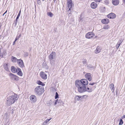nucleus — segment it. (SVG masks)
<instances>
[{
	"label": "nucleus",
	"instance_id": "nucleus-1",
	"mask_svg": "<svg viewBox=\"0 0 125 125\" xmlns=\"http://www.w3.org/2000/svg\"><path fill=\"white\" fill-rule=\"evenodd\" d=\"M86 79H85L76 80L75 85L79 92L82 93L86 91Z\"/></svg>",
	"mask_w": 125,
	"mask_h": 125
},
{
	"label": "nucleus",
	"instance_id": "nucleus-2",
	"mask_svg": "<svg viewBox=\"0 0 125 125\" xmlns=\"http://www.w3.org/2000/svg\"><path fill=\"white\" fill-rule=\"evenodd\" d=\"M18 97L16 94L13 95L8 97L6 101V103L9 106L14 103L18 99Z\"/></svg>",
	"mask_w": 125,
	"mask_h": 125
},
{
	"label": "nucleus",
	"instance_id": "nucleus-3",
	"mask_svg": "<svg viewBox=\"0 0 125 125\" xmlns=\"http://www.w3.org/2000/svg\"><path fill=\"white\" fill-rule=\"evenodd\" d=\"M34 92L35 94L38 95H41L44 92V88L40 86H37L34 89Z\"/></svg>",
	"mask_w": 125,
	"mask_h": 125
},
{
	"label": "nucleus",
	"instance_id": "nucleus-4",
	"mask_svg": "<svg viewBox=\"0 0 125 125\" xmlns=\"http://www.w3.org/2000/svg\"><path fill=\"white\" fill-rule=\"evenodd\" d=\"M9 75L10 77V79L13 81H17L19 80V78L18 76L12 73H10Z\"/></svg>",
	"mask_w": 125,
	"mask_h": 125
},
{
	"label": "nucleus",
	"instance_id": "nucleus-5",
	"mask_svg": "<svg viewBox=\"0 0 125 125\" xmlns=\"http://www.w3.org/2000/svg\"><path fill=\"white\" fill-rule=\"evenodd\" d=\"M17 63L19 67L20 68H22L25 67L24 65L23 61L21 59L18 60Z\"/></svg>",
	"mask_w": 125,
	"mask_h": 125
},
{
	"label": "nucleus",
	"instance_id": "nucleus-6",
	"mask_svg": "<svg viewBox=\"0 0 125 125\" xmlns=\"http://www.w3.org/2000/svg\"><path fill=\"white\" fill-rule=\"evenodd\" d=\"M67 5L68 8L69 10H68V11L70 12V11H71L72 9V7L73 3L72 0H68Z\"/></svg>",
	"mask_w": 125,
	"mask_h": 125
},
{
	"label": "nucleus",
	"instance_id": "nucleus-7",
	"mask_svg": "<svg viewBox=\"0 0 125 125\" xmlns=\"http://www.w3.org/2000/svg\"><path fill=\"white\" fill-rule=\"evenodd\" d=\"M55 52H52L49 56V59L50 61V63L52 62V60L55 58Z\"/></svg>",
	"mask_w": 125,
	"mask_h": 125
},
{
	"label": "nucleus",
	"instance_id": "nucleus-8",
	"mask_svg": "<svg viewBox=\"0 0 125 125\" xmlns=\"http://www.w3.org/2000/svg\"><path fill=\"white\" fill-rule=\"evenodd\" d=\"M116 15L114 13L111 12L107 15V17L110 19H114L116 17Z\"/></svg>",
	"mask_w": 125,
	"mask_h": 125
},
{
	"label": "nucleus",
	"instance_id": "nucleus-9",
	"mask_svg": "<svg viewBox=\"0 0 125 125\" xmlns=\"http://www.w3.org/2000/svg\"><path fill=\"white\" fill-rule=\"evenodd\" d=\"M30 99L31 102L32 103H35L36 101L37 98L34 95H31L30 97Z\"/></svg>",
	"mask_w": 125,
	"mask_h": 125
},
{
	"label": "nucleus",
	"instance_id": "nucleus-10",
	"mask_svg": "<svg viewBox=\"0 0 125 125\" xmlns=\"http://www.w3.org/2000/svg\"><path fill=\"white\" fill-rule=\"evenodd\" d=\"M40 75L42 78L43 79L45 80L47 79V74L43 72H40Z\"/></svg>",
	"mask_w": 125,
	"mask_h": 125
},
{
	"label": "nucleus",
	"instance_id": "nucleus-11",
	"mask_svg": "<svg viewBox=\"0 0 125 125\" xmlns=\"http://www.w3.org/2000/svg\"><path fill=\"white\" fill-rule=\"evenodd\" d=\"M94 36L92 32H89L86 34V38L90 39Z\"/></svg>",
	"mask_w": 125,
	"mask_h": 125
},
{
	"label": "nucleus",
	"instance_id": "nucleus-12",
	"mask_svg": "<svg viewBox=\"0 0 125 125\" xmlns=\"http://www.w3.org/2000/svg\"><path fill=\"white\" fill-rule=\"evenodd\" d=\"M17 74L19 75L22 76V75L23 73L20 68H18L16 69V72Z\"/></svg>",
	"mask_w": 125,
	"mask_h": 125
},
{
	"label": "nucleus",
	"instance_id": "nucleus-13",
	"mask_svg": "<svg viewBox=\"0 0 125 125\" xmlns=\"http://www.w3.org/2000/svg\"><path fill=\"white\" fill-rule=\"evenodd\" d=\"M97 4L94 2H92L91 4V8L93 9L96 8L97 7Z\"/></svg>",
	"mask_w": 125,
	"mask_h": 125
},
{
	"label": "nucleus",
	"instance_id": "nucleus-14",
	"mask_svg": "<svg viewBox=\"0 0 125 125\" xmlns=\"http://www.w3.org/2000/svg\"><path fill=\"white\" fill-rule=\"evenodd\" d=\"M109 22V20L108 19H105L101 20V22L104 24H108Z\"/></svg>",
	"mask_w": 125,
	"mask_h": 125
},
{
	"label": "nucleus",
	"instance_id": "nucleus-15",
	"mask_svg": "<svg viewBox=\"0 0 125 125\" xmlns=\"http://www.w3.org/2000/svg\"><path fill=\"white\" fill-rule=\"evenodd\" d=\"M101 48L99 46L97 47L96 49L94 51V52L96 54H97L100 52L101 50Z\"/></svg>",
	"mask_w": 125,
	"mask_h": 125
},
{
	"label": "nucleus",
	"instance_id": "nucleus-16",
	"mask_svg": "<svg viewBox=\"0 0 125 125\" xmlns=\"http://www.w3.org/2000/svg\"><path fill=\"white\" fill-rule=\"evenodd\" d=\"M86 79L89 81H91L92 80L91 74L90 73H86Z\"/></svg>",
	"mask_w": 125,
	"mask_h": 125
},
{
	"label": "nucleus",
	"instance_id": "nucleus-17",
	"mask_svg": "<svg viewBox=\"0 0 125 125\" xmlns=\"http://www.w3.org/2000/svg\"><path fill=\"white\" fill-rule=\"evenodd\" d=\"M112 1L113 4L115 5H117L119 3V0H112Z\"/></svg>",
	"mask_w": 125,
	"mask_h": 125
},
{
	"label": "nucleus",
	"instance_id": "nucleus-18",
	"mask_svg": "<svg viewBox=\"0 0 125 125\" xmlns=\"http://www.w3.org/2000/svg\"><path fill=\"white\" fill-rule=\"evenodd\" d=\"M11 60V61L13 62H17V60L18 59H17L15 57L13 56H12Z\"/></svg>",
	"mask_w": 125,
	"mask_h": 125
},
{
	"label": "nucleus",
	"instance_id": "nucleus-19",
	"mask_svg": "<svg viewBox=\"0 0 125 125\" xmlns=\"http://www.w3.org/2000/svg\"><path fill=\"white\" fill-rule=\"evenodd\" d=\"M110 87L112 92H113L115 90L114 85L113 83H111L110 85Z\"/></svg>",
	"mask_w": 125,
	"mask_h": 125
},
{
	"label": "nucleus",
	"instance_id": "nucleus-20",
	"mask_svg": "<svg viewBox=\"0 0 125 125\" xmlns=\"http://www.w3.org/2000/svg\"><path fill=\"white\" fill-rule=\"evenodd\" d=\"M122 40L121 39H120L118 42L117 44V45H116V48L117 49L120 46L121 43L122 42H121Z\"/></svg>",
	"mask_w": 125,
	"mask_h": 125
},
{
	"label": "nucleus",
	"instance_id": "nucleus-21",
	"mask_svg": "<svg viewBox=\"0 0 125 125\" xmlns=\"http://www.w3.org/2000/svg\"><path fill=\"white\" fill-rule=\"evenodd\" d=\"M11 71L13 73H16V69L15 67L12 66L11 67Z\"/></svg>",
	"mask_w": 125,
	"mask_h": 125
},
{
	"label": "nucleus",
	"instance_id": "nucleus-22",
	"mask_svg": "<svg viewBox=\"0 0 125 125\" xmlns=\"http://www.w3.org/2000/svg\"><path fill=\"white\" fill-rule=\"evenodd\" d=\"M4 69L7 71H9V68L8 67V64L7 63H5L3 65Z\"/></svg>",
	"mask_w": 125,
	"mask_h": 125
},
{
	"label": "nucleus",
	"instance_id": "nucleus-23",
	"mask_svg": "<svg viewBox=\"0 0 125 125\" xmlns=\"http://www.w3.org/2000/svg\"><path fill=\"white\" fill-rule=\"evenodd\" d=\"M74 99L76 101L81 100L80 96L76 95L74 97Z\"/></svg>",
	"mask_w": 125,
	"mask_h": 125
},
{
	"label": "nucleus",
	"instance_id": "nucleus-24",
	"mask_svg": "<svg viewBox=\"0 0 125 125\" xmlns=\"http://www.w3.org/2000/svg\"><path fill=\"white\" fill-rule=\"evenodd\" d=\"M53 103V102H52V101L51 100H50V101L48 102H47V104L48 106H52Z\"/></svg>",
	"mask_w": 125,
	"mask_h": 125
},
{
	"label": "nucleus",
	"instance_id": "nucleus-25",
	"mask_svg": "<svg viewBox=\"0 0 125 125\" xmlns=\"http://www.w3.org/2000/svg\"><path fill=\"white\" fill-rule=\"evenodd\" d=\"M37 83L39 85H41L43 86L45 85V84L40 80L37 81Z\"/></svg>",
	"mask_w": 125,
	"mask_h": 125
},
{
	"label": "nucleus",
	"instance_id": "nucleus-26",
	"mask_svg": "<svg viewBox=\"0 0 125 125\" xmlns=\"http://www.w3.org/2000/svg\"><path fill=\"white\" fill-rule=\"evenodd\" d=\"M110 28L109 26L108 25H105L103 26V29L105 30H107Z\"/></svg>",
	"mask_w": 125,
	"mask_h": 125
},
{
	"label": "nucleus",
	"instance_id": "nucleus-27",
	"mask_svg": "<svg viewBox=\"0 0 125 125\" xmlns=\"http://www.w3.org/2000/svg\"><path fill=\"white\" fill-rule=\"evenodd\" d=\"M47 15L50 17H52L53 16V14L51 12H47Z\"/></svg>",
	"mask_w": 125,
	"mask_h": 125
},
{
	"label": "nucleus",
	"instance_id": "nucleus-28",
	"mask_svg": "<svg viewBox=\"0 0 125 125\" xmlns=\"http://www.w3.org/2000/svg\"><path fill=\"white\" fill-rule=\"evenodd\" d=\"M1 48H0V57L2 58L3 57L4 53L1 52Z\"/></svg>",
	"mask_w": 125,
	"mask_h": 125
},
{
	"label": "nucleus",
	"instance_id": "nucleus-29",
	"mask_svg": "<svg viewBox=\"0 0 125 125\" xmlns=\"http://www.w3.org/2000/svg\"><path fill=\"white\" fill-rule=\"evenodd\" d=\"M21 34H20L19 36L17 35L16 38L15 39V41L17 40L19 38L21 37Z\"/></svg>",
	"mask_w": 125,
	"mask_h": 125
},
{
	"label": "nucleus",
	"instance_id": "nucleus-30",
	"mask_svg": "<svg viewBox=\"0 0 125 125\" xmlns=\"http://www.w3.org/2000/svg\"><path fill=\"white\" fill-rule=\"evenodd\" d=\"M59 97V94H58L57 92H56V93L55 95V99H57V98H58Z\"/></svg>",
	"mask_w": 125,
	"mask_h": 125
},
{
	"label": "nucleus",
	"instance_id": "nucleus-31",
	"mask_svg": "<svg viewBox=\"0 0 125 125\" xmlns=\"http://www.w3.org/2000/svg\"><path fill=\"white\" fill-rule=\"evenodd\" d=\"M123 123V122L122 120V119H121L120 120L119 123V125H122Z\"/></svg>",
	"mask_w": 125,
	"mask_h": 125
},
{
	"label": "nucleus",
	"instance_id": "nucleus-32",
	"mask_svg": "<svg viewBox=\"0 0 125 125\" xmlns=\"http://www.w3.org/2000/svg\"><path fill=\"white\" fill-rule=\"evenodd\" d=\"M29 55V53L28 52H25L24 55V56L25 57H27Z\"/></svg>",
	"mask_w": 125,
	"mask_h": 125
},
{
	"label": "nucleus",
	"instance_id": "nucleus-33",
	"mask_svg": "<svg viewBox=\"0 0 125 125\" xmlns=\"http://www.w3.org/2000/svg\"><path fill=\"white\" fill-rule=\"evenodd\" d=\"M104 3L105 4L107 5L109 4V2L108 0H105L104 1Z\"/></svg>",
	"mask_w": 125,
	"mask_h": 125
},
{
	"label": "nucleus",
	"instance_id": "nucleus-34",
	"mask_svg": "<svg viewBox=\"0 0 125 125\" xmlns=\"http://www.w3.org/2000/svg\"><path fill=\"white\" fill-rule=\"evenodd\" d=\"M87 90H88L87 91H88L89 92H91L92 91V89H90L89 87H87ZM86 91H87V90H86Z\"/></svg>",
	"mask_w": 125,
	"mask_h": 125
},
{
	"label": "nucleus",
	"instance_id": "nucleus-35",
	"mask_svg": "<svg viewBox=\"0 0 125 125\" xmlns=\"http://www.w3.org/2000/svg\"><path fill=\"white\" fill-rule=\"evenodd\" d=\"M87 68L88 69H90L93 68V66L91 65H89L87 66Z\"/></svg>",
	"mask_w": 125,
	"mask_h": 125
},
{
	"label": "nucleus",
	"instance_id": "nucleus-36",
	"mask_svg": "<svg viewBox=\"0 0 125 125\" xmlns=\"http://www.w3.org/2000/svg\"><path fill=\"white\" fill-rule=\"evenodd\" d=\"M85 96V95H84L82 96H80L81 100L83 99L84 98V97Z\"/></svg>",
	"mask_w": 125,
	"mask_h": 125
},
{
	"label": "nucleus",
	"instance_id": "nucleus-37",
	"mask_svg": "<svg viewBox=\"0 0 125 125\" xmlns=\"http://www.w3.org/2000/svg\"><path fill=\"white\" fill-rule=\"evenodd\" d=\"M51 119V118H50L49 119H47L44 121L45 122H46V123H47L48 122H49L50 120Z\"/></svg>",
	"mask_w": 125,
	"mask_h": 125
},
{
	"label": "nucleus",
	"instance_id": "nucleus-38",
	"mask_svg": "<svg viewBox=\"0 0 125 125\" xmlns=\"http://www.w3.org/2000/svg\"><path fill=\"white\" fill-rule=\"evenodd\" d=\"M37 3L39 4L40 5L41 4V1L40 0H37Z\"/></svg>",
	"mask_w": 125,
	"mask_h": 125
},
{
	"label": "nucleus",
	"instance_id": "nucleus-39",
	"mask_svg": "<svg viewBox=\"0 0 125 125\" xmlns=\"http://www.w3.org/2000/svg\"><path fill=\"white\" fill-rule=\"evenodd\" d=\"M102 0H94V1L96 2H100Z\"/></svg>",
	"mask_w": 125,
	"mask_h": 125
},
{
	"label": "nucleus",
	"instance_id": "nucleus-40",
	"mask_svg": "<svg viewBox=\"0 0 125 125\" xmlns=\"http://www.w3.org/2000/svg\"><path fill=\"white\" fill-rule=\"evenodd\" d=\"M62 101L61 100H58V103H59L60 104H61L62 103Z\"/></svg>",
	"mask_w": 125,
	"mask_h": 125
},
{
	"label": "nucleus",
	"instance_id": "nucleus-41",
	"mask_svg": "<svg viewBox=\"0 0 125 125\" xmlns=\"http://www.w3.org/2000/svg\"><path fill=\"white\" fill-rule=\"evenodd\" d=\"M20 15V14H18L17 16V17H16L17 19H18L19 18Z\"/></svg>",
	"mask_w": 125,
	"mask_h": 125
},
{
	"label": "nucleus",
	"instance_id": "nucleus-42",
	"mask_svg": "<svg viewBox=\"0 0 125 125\" xmlns=\"http://www.w3.org/2000/svg\"><path fill=\"white\" fill-rule=\"evenodd\" d=\"M15 111V110H14V109H12L11 110V114H13V113H14V112Z\"/></svg>",
	"mask_w": 125,
	"mask_h": 125
},
{
	"label": "nucleus",
	"instance_id": "nucleus-43",
	"mask_svg": "<svg viewBox=\"0 0 125 125\" xmlns=\"http://www.w3.org/2000/svg\"><path fill=\"white\" fill-rule=\"evenodd\" d=\"M58 102V100H56L55 101V102L54 103V105H55L57 104V102Z\"/></svg>",
	"mask_w": 125,
	"mask_h": 125
},
{
	"label": "nucleus",
	"instance_id": "nucleus-44",
	"mask_svg": "<svg viewBox=\"0 0 125 125\" xmlns=\"http://www.w3.org/2000/svg\"><path fill=\"white\" fill-rule=\"evenodd\" d=\"M47 123H46V122H45V121H44L43 123V124L42 125H47L46 124Z\"/></svg>",
	"mask_w": 125,
	"mask_h": 125
},
{
	"label": "nucleus",
	"instance_id": "nucleus-45",
	"mask_svg": "<svg viewBox=\"0 0 125 125\" xmlns=\"http://www.w3.org/2000/svg\"><path fill=\"white\" fill-rule=\"evenodd\" d=\"M18 19H17V18H16V20L15 21V22H16V23H15V25H16V24H17V20H18Z\"/></svg>",
	"mask_w": 125,
	"mask_h": 125
},
{
	"label": "nucleus",
	"instance_id": "nucleus-46",
	"mask_svg": "<svg viewBox=\"0 0 125 125\" xmlns=\"http://www.w3.org/2000/svg\"><path fill=\"white\" fill-rule=\"evenodd\" d=\"M16 41H15V40L13 42V45H14L15 44V42H16Z\"/></svg>",
	"mask_w": 125,
	"mask_h": 125
},
{
	"label": "nucleus",
	"instance_id": "nucleus-47",
	"mask_svg": "<svg viewBox=\"0 0 125 125\" xmlns=\"http://www.w3.org/2000/svg\"><path fill=\"white\" fill-rule=\"evenodd\" d=\"M7 10H6V11L3 14V15H2V16H4V14H5L7 12Z\"/></svg>",
	"mask_w": 125,
	"mask_h": 125
},
{
	"label": "nucleus",
	"instance_id": "nucleus-48",
	"mask_svg": "<svg viewBox=\"0 0 125 125\" xmlns=\"http://www.w3.org/2000/svg\"><path fill=\"white\" fill-rule=\"evenodd\" d=\"M83 64H86V62L85 61H84V60L83 61Z\"/></svg>",
	"mask_w": 125,
	"mask_h": 125
},
{
	"label": "nucleus",
	"instance_id": "nucleus-49",
	"mask_svg": "<svg viewBox=\"0 0 125 125\" xmlns=\"http://www.w3.org/2000/svg\"><path fill=\"white\" fill-rule=\"evenodd\" d=\"M94 83H89V85H93L94 84Z\"/></svg>",
	"mask_w": 125,
	"mask_h": 125
},
{
	"label": "nucleus",
	"instance_id": "nucleus-50",
	"mask_svg": "<svg viewBox=\"0 0 125 125\" xmlns=\"http://www.w3.org/2000/svg\"><path fill=\"white\" fill-rule=\"evenodd\" d=\"M125 118V115H124L123 116L122 118Z\"/></svg>",
	"mask_w": 125,
	"mask_h": 125
},
{
	"label": "nucleus",
	"instance_id": "nucleus-51",
	"mask_svg": "<svg viewBox=\"0 0 125 125\" xmlns=\"http://www.w3.org/2000/svg\"><path fill=\"white\" fill-rule=\"evenodd\" d=\"M68 15L69 16H70L71 15V14L70 13H69L68 14Z\"/></svg>",
	"mask_w": 125,
	"mask_h": 125
},
{
	"label": "nucleus",
	"instance_id": "nucleus-52",
	"mask_svg": "<svg viewBox=\"0 0 125 125\" xmlns=\"http://www.w3.org/2000/svg\"><path fill=\"white\" fill-rule=\"evenodd\" d=\"M123 2L125 4V0H123Z\"/></svg>",
	"mask_w": 125,
	"mask_h": 125
},
{
	"label": "nucleus",
	"instance_id": "nucleus-53",
	"mask_svg": "<svg viewBox=\"0 0 125 125\" xmlns=\"http://www.w3.org/2000/svg\"><path fill=\"white\" fill-rule=\"evenodd\" d=\"M88 84V81L86 80V85Z\"/></svg>",
	"mask_w": 125,
	"mask_h": 125
},
{
	"label": "nucleus",
	"instance_id": "nucleus-54",
	"mask_svg": "<svg viewBox=\"0 0 125 125\" xmlns=\"http://www.w3.org/2000/svg\"><path fill=\"white\" fill-rule=\"evenodd\" d=\"M21 10H20L19 11V13L18 14H20L21 13Z\"/></svg>",
	"mask_w": 125,
	"mask_h": 125
},
{
	"label": "nucleus",
	"instance_id": "nucleus-55",
	"mask_svg": "<svg viewBox=\"0 0 125 125\" xmlns=\"http://www.w3.org/2000/svg\"><path fill=\"white\" fill-rule=\"evenodd\" d=\"M56 1V0H53V1L54 2H55Z\"/></svg>",
	"mask_w": 125,
	"mask_h": 125
},
{
	"label": "nucleus",
	"instance_id": "nucleus-56",
	"mask_svg": "<svg viewBox=\"0 0 125 125\" xmlns=\"http://www.w3.org/2000/svg\"><path fill=\"white\" fill-rule=\"evenodd\" d=\"M1 27V26L0 25V27Z\"/></svg>",
	"mask_w": 125,
	"mask_h": 125
},
{
	"label": "nucleus",
	"instance_id": "nucleus-57",
	"mask_svg": "<svg viewBox=\"0 0 125 125\" xmlns=\"http://www.w3.org/2000/svg\"><path fill=\"white\" fill-rule=\"evenodd\" d=\"M85 77H86V74H85Z\"/></svg>",
	"mask_w": 125,
	"mask_h": 125
},
{
	"label": "nucleus",
	"instance_id": "nucleus-58",
	"mask_svg": "<svg viewBox=\"0 0 125 125\" xmlns=\"http://www.w3.org/2000/svg\"><path fill=\"white\" fill-rule=\"evenodd\" d=\"M83 73L84 74L85 73V72H84Z\"/></svg>",
	"mask_w": 125,
	"mask_h": 125
},
{
	"label": "nucleus",
	"instance_id": "nucleus-59",
	"mask_svg": "<svg viewBox=\"0 0 125 125\" xmlns=\"http://www.w3.org/2000/svg\"><path fill=\"white\" fill-rule=\"evenodd\" d=\"M85 37H86V35H85Z\"/></svg>",
	"mask_w": 125,
	"mask_h": 125
},
{
	"label": "nucleus",
	"instance_id": "nucleus-60",
	"mask_svg": "<svg viewBox=\"0 0 125 125\" xmlns=\"http://www.w3.org/2000/svg\"><path fill=\"white\" fill-rule=\"evenodd\" d=\"M42 0V1H43L44 0Z\"/></svg>",
	"mask_w": 125,
	"mask_h": 125
}]
</instances>
